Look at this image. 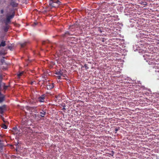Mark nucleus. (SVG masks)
Segmentation results:
<instances>
[{
    "label": "nucleus",
    "instance_id": "1",
    "mask_svg": "<svg viewBox=\"0 0 159 159\" xmlns=\"http://www.w3.org/2000/svg\"><path fill=\"white\" fill-rule=\"evenodd\" d=\"M12 12L11 15H9L8 13H7L6 15V19L4 20V22L5 24V26L4 27V30L5 32L8 31L9 28V26L8 25L11 22V19H13L15 16V11L11 10V11Z\"/></svg>",
    "mask_w": 159,
    "mask_h": 159
},
{
    "label": "nucleus",
    "instance_id": "2",
    "mask_svg": "<svg viewBox=\"0 0 159 159\" xmlns=\"http://www.w3.org/2000/svg\"><path fill=\"white\" fill-rule=\"evenodd\" d=\"M66 70H60L58 72H56L55 74L57 75H60L63 77H66Z\"/></svg>",
    "mask_w": 159,
    "mask_h": 159
},
{
    "label": "nucleus",
    "instance_id": "3",
    "mask_svg": "<svg viewBox=\"0 0 159 159\" xmlns=\"http://www.w3.org/2000/svg\"><path fill=\"white\" fill-rule=\"evenodd\" d=\"M52 5L54 6V7H56L54 3L57 4V6H58L61 4V2H60L59 0H54L53 1H52Z\"/></svg>",
    "mask_w": 159,
    "mask_h": 159
},
{
    "label": "nucleus",
    "instance_id": "4",
    "mask_svg": "<svg viewBox=\"0 0 159 159\" xmlns=\"http://www.w3.org/2000/svg\"><path fill=\"white\" fill-rule=\"evenodd\" d=\"M29 110L32 112H34L36 113L38 112L36 107H31L29 108Z\"/></svg>",
    "mask_w": 159,
    "mask_h": 159
},
{
    "label": "nucleus",
    "instance_id": "5",
    "mask_svg": "<svg viewBox=\"0 0 159 159\" xmlns=\"http://www.w3.org/2000/svg\"><path fill=\"white\" fill-rule=\"evenodd\" d=\"M4 95L1 93L0 92V103L2 102L4 100Z\"/></svg>",
    "mask_w": 159,
    "mask_h": 159
},
{
    "label": "nucleus",
    "instance_id": "6",
    "mask_svg": "<svg viewBox=\"0 0 159 159\" xmlns=\"http://www.w3.org/2000/svg\"><path fill=\"white\" fill-rule=\"evenodd\" d=\"M44 95H42L38 98V101L40 102H43L44 101Z\"/></svg>",
    "mask_w": 159,
    "mask_h": 159
},
{
    "label": "nucleus",
    "instance_id": "7",
    "mask_svg": "<svg viewBox=\"0 0 159 159\" xmlns=\"http://www.w3.org/2000/svg\"><path fill=\"white\" fill-rule=\"evenodd\" d=\"M10 5L13 7H16L17 6L18 4L17 3L15 2H12L10 3Z\"/></svg>",
    "mask_w": 159,
    "mask_h": 159
},
{
    "label": "nucleus",
    "instance_id": "8",
    "mask_svg": "<svg viewBox=\"0 0 159 159\" xmlns=\"http://www.w3.org/2000/svg\"><path fill=\"white\" fill-rule=\"evenodd\" d=\"M28 43H29V42H25L23 43H21L20 44L21 47L22 48H25V47H26V46L27 44Z\"/></svg>",
    "mask_w": 159,
    "mask_h": 159
},
{
    "label": "nucleus",
    "instance_id": "9",
    "mask_svg": "<svg viewBox=\"0 0 159 159\" xmlns=\"http://www.w3.org/2000/svg\"><path fill=\"white\" fill-rule=\"evenodd\" d=\"M6 45V41H5L2 40L0 44V48L1 47H4Z\"/></svg>",
    "mask_w": 159,
    "mask_h": 159
},
{
    "label": "nucleus",
    "instance_id": "10",
    "mask_svg": "<svg viewBox=\"0 0 159 159\" xmlns=\"http://www.w3.org/2000/svg\"><path fill=\"white\" fill-rule=\"evenodd\" d=\"M72 34H70V33L69 32L67 31L65 32V34H63L62 35L63 37H66L68 35H70Z\"/></svg>",
    "mask_w": 159,
    "mask_h": 159
},
{
    "label": "nucleus",
    "instance_id": "11",
    "mask_svg": "<svg viewBox=\"0 0 159 159\" xmlns=\"http://www.w3.org/2000/svg\"><path fill=\"white\" fill-rule=\"evenodd\" d=\"M40 113L41 114V116L42 117H44V115L46 114V112L44 111H43L42 112H40Z\"/></svg>",
    "mask_w": 159,
    "mask_h": 159
},
{
    "label": "nucleus",
    "instance_id": "12",
    "mask_svg": "<svg viewBox=\"0 0 159 159\" xmlns=\"http://www.w3.org/2000/svg\"><path fill=\"white\" fill-rule=\"evenodd\" d=\"M4 112L3 107H0V114H2Z\"/></svg>",
    "mask_w": 159,
    "mask_h": 159
},
{
    "label": "nucleus",
    "instance_id": "13",
    "mask_svg": "<svg viewBox=\"0 0 159 159\" xmlns=\"http://www.w3.org/2000/svg\"><path fill=\"white\" fill-rule=\"evenodd\" d=\"M2 127L4 129H7V127L4 124H2Z\"/></svg>",
    "mask_w": 159,
    "mask_h": 159
},
{
    "label": "nucleus",
    "instance_id": "14",
    "mask_svg": "<svg viewBox=\"0 0 159 159\" xmlns=\"http://www.w3.org/2000/svg\"><path fill=\"white\" fill-rule=\"evenodd\" d=\"M24 73V72L23 71H22L21 72H20L19 74H17V75L19 77H20V76H21Z\"/></svg>",
    "mask_w": 159,
    "mask_h": 159
},
{
    "label": "nucleus",
    "instance_id": "15",
    "mask_svg": "<svg viewBox=\"0 0 159 159\" xmlns=\"http://www.w3.org/2000/svg\"><path fill=\"white\" fill-rule=\"evenodd\" d=\"M141 5L146 6L147 5V3L146 2H142L141 3Z\"/></svg>",
    "mask_w": 159,
    "mask_h": 159
},
{
    "label": "nucleus",
    "instance_id": "16",
    "mask_svg": "<svg viewBox=\"0 0 159 159\" xmlns=\"http://www.w3.org/2000/svg\"><path fill=\"white\" fill-rule=\"evenodd\" d=\"M98 31L100 32V33H101L102 32V29L100 27H98L97 28Z\"/></svg>",
    "mask_w": 159,
    "mask_h": 159
},
{
    "label": "nucleus",
    "instance_id": "17",
    "mask_svg": "<svg viewBox=\"0 0 159 159\" xmlns=\"http://www.w3.org/2000/svg\"><path fill=\"white\" fill-rule=\"evenodd\" d=\"M154 94L156 98L159 97V93H154Z\"/></svg>",
    "mask_w": 159,
    "mask_h": 159
},
{
    "label": "nucleus",
    "instance_id": "18",
    "mask_svg": "<svg viewBox=\"0 0 159 159\" xmlns=\"http://www.w3.org/2000/svg\"><path fill=\"white\" fill-rule=\"evenodd\" d=\"M30 83L31 85H33L34 84H36V82L34 81H32L30 82Z\"/></svg>",
    "mask_w": 159,
    "mask_h": 159
},
{
    "label": "nucleus",
    "instance_id": "19",
    "mask_svg": "<svg viewBox=\"0 0 159 159\" xmlns=\"http://www.w3.org/2000/svg\"><path fill=\"white\" fill-rule=\"evenodd\" d=\"M3 151V147H0V152H2Z\"/></svg>",
    "mask_w": 159,
    "mask_h": 159
},
{
    "label": "nucleus",
    "instance_id": "20",
    "mask_svg": "<svg viewBox=\"0 0 159 159\" xmlns=\"http://www.w3.org/2000/svg\"><path fill=\"white\" fill-rule=\"evenodd\" d=\"M8 48L10 50H11L12 48V47L11 46H8Z\"/></svg>",
    "mask_w": 159,
    "mask_h": 159
},
{
    "label": "nucleus",
    "instance_id": "21",
    "mask_svg": "<svg viewBox=\"0 0 159 159\" xmlns=\"http://www.w3.org/2000/svg\"><path fill=\"white\" fill-rule=\"evenodd\" d=\"M8 87L7 86H4L3 89H6Z\"/></svg>",
    "mask_w": 159,
    "mask_h": 159
},
{
    "label": "nucleus",
    "instance_id": "22",
    "mask_svg": "<svg viewBox=\"0 0 159 159\" xmlns=\"http://www.w3.org/2000/svg\"><path fill=\"white\" fill-rule=\"evenodd\" d=\"M61 76L60 75H58V76H57V78L59 79H61Z\"/></svg>",
    "mask_w": 159,
    "mask_h": 159
},
{
    "label": "nucleus",
    "instance_id": "23",
    "mask_svg": "<svg viewBox=\"0 0 159 159\" xmlns=\"http://www.w3.org/2000/svg\"><path fill=\"white\" fill-rule=\"evenodd\" d=\"M4 13V10L3 9H2L1 10V14H3Z\"/></svg>",
    "mask_w": 159,
    "mask_h": 159
},
{
    "label": "nucleus",
    "instance_id": "24",
    "mask_svg": "<svg viewBox=\"0 0 159 159\" xmlns=\"http://www.w3.org/2000/svg\"><path fill=\"white\" fill-rule=\"evenodd\" d=\"M2 79V75H0V82L1 83V82Z\"/></svg>",
    "mask_w": 159,
    "mask_h": 159
},
{
    "label": "nucleus",
    "instance_id": "25",
    "mask_svg": "<svg viewBox=\"0 0 159 159\" xmlns=\"http://www.w3.org/2000/svg\"><path fill=\"white\" fill-rule=\"evenodd\" d=\"M2 119L3 121V122H5V121L4 120V118L3 117H2Z\"/></svg>",
    "mask_w": 159,
    "mask_h": 159
},
{
    "label": "nucleus",
    "instance_id": "26",
    "mask_svg": "<svg viewBox=\"0 0 159 159\" xmlns=\"http://www.w3.org/2000/svg\"><path fill=\"white\" fill-rule=\"evenodd\" d=\"M46 42V41H43V42H42V44H45V43Z\"/></svg>",
    "mask_w": 159,
    "mask_h": 159
},
{
    "label": "nucleus",
    "instance_id": "27",
    "mask_svg": "<svg viewBox=\"0 0 159 159\" xmlns=\"http://www.w3.org/2000/svg\"><path fill=\"white\" fill-rule=\"evenodd\" d=\"M17 129V128L16 127H14L13 128V129H14V130H16V129Z\"/></svg>",
    "mask_w": 159,
    "mask_h": 159
},
{
    "label": "nucleus",
    "instance_id": "28",
    "mask_svg": "<svg viewBox=\"0 0 159 159\" xmlns=\"http://www.w3.org/2000/svg\"><path fill=\"white\" fill-rule=\"evenodd\" d=\"M3 144L2 143H0V146L3 147Z\"/></svg>",
    "mask_w": 159,
    "mask_h": 159
},
{
    "label": "nucleus",
    "instance_id": "29",
    "mask_svg": "<svg viewBox=\"0 0 159 159\" xmlns=\"http://www.w3.org/2000/svg\"><path fill=\"white\" fill-rule=\"evenodd\" d=\"M43 80H46V79H45V75H44V76H43Z\"/></svg>",
    "mask_w": 159,
    "mask_h": 159
},
{
    "label": "nucleus",
    "instance_id": "30",
    "mask_svg": "<svg viewBox=\"0 0 159 159\" xmlns=\"http://www.w3.org/2000/svg\"><path fill=\"white\" fill-rule=\"evenodd\" d=\"M51 88H50V89H52L53 87V85H52L51 86Z\"/></svg>",
    "mask_w": 159,
    "mask_h": 159
},
{
    "label": "nucleus",
    "instance_id": "31",
    "mask_svg": "<svg viewBox=\"0 0 159 159\" xmlns=\"http://www.w3.org/2000/svg\"><path fill=\"white\" fill-rule=\"evenodd\" d=\"M62 110H66V109H65V108L64 107H63V108L62 109Z\"/></svg>",
    "mask_w": 159,
    "mask_h": 159
},
{
    "label": "nucleus",
    "instance_id": "32",
    "mask_svg": "<svg viewBox=\"0 0 159 159\" xmlns=\"http://www.w3.org/2000/svg\"><path fill=\"white\" fill-rule=\"evenodd\" d=\"M118 129H115V131H118Z\"/></svg>",
    "mask_w": 159,
    "mask_h": 159
},
{
    "label": "nucleus",
    "instance_id": "33",
    "mask_svg": "<svg viewBox=\"0 0 159 159\" xmlns=\"http://www.w3.org/2000/svg\"><path fill=\"white\" fill-rule=\"evenodd\" d=\"M102 42H104V41L103 40H103H102Z\"/></svg>",
    "mask_w": 159,
    "mask_h": 159
},
{
    "label": "nucleus",
    "instance_id": "34",
    "mask_svg": "<svg viewBox=\"0 0 159 159\" xmlns=\"http://www.w3.org/2000/svg\"><path fill=\"white\" fill-rule=\"evenodd\" d=\"M8 8V7H7V8Z\"/></svg>",
    "mask_w": 159,
    "mask_h": 159
},
{
    "label": "nucleus",
    "instance_id": "35",
    "mask_svg": "<svg viewBox=\"0 0 159 159\" xmlns=\"http://www.w3.org/2000/svg\"><path fill=\"white\" fill-rule=\"evenodd\" d=\"M1 142V140H0V143Z\"/></svg>",
    "mask_w": 159,
    "mask_h": 159
}]
</instances>
